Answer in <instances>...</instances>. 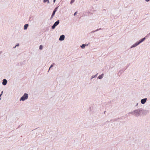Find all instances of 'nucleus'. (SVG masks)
Wrapping results in <instances>:
<instances>
[{"mask_svg": "<svg viewBox=\"0 0 150 150\" xmlns=\"http://www.w3.org/2000/svg\"><path fill=\"white\" fill-rule=\"evenodd\" d=\"M28 94L26 93H25L23 96L20 98V100L24 101L25 100L27 99L28 98Z\"/></svg>", "mask_w": 150, "mask_h": 150, "instance_id": "f257e3e1", "label": "nucleus"}, {"mask_svg": "<svg viewBox=\"0 0 150 150\" xmlns=\"http://www.w3.org/2000/svg\"><path fill=\"white\" fill-rule=\"evenodd\" d=\"M145 38H142V39L139 41V42H138L137 43V42L133 46V47H135L136 46L138 45L139 43H140L141 42H143L145 40Z\"/></svg>", "mask_w": 150, "mask_h": 150, "instance_id": "f03ea898", "label": "nucleus"}, {"mask_svg": "<svg viewBox=\"0 0 150 150\" xmlns=\"http://www.w3.org/2000/svg\"><path fill=\"white\" fill-rule=\"evenodd\" d=\"M59 23V20L57 21L56 22H55L54 24L53 25V26L52 27V29H54L55 27L57 26Z\"/></svg>", "mask_w": 150, "mask_h": 150, "instance_id": "7ed1b4c3", "label": "nucleus"}, {"mask_svg": "<svg viewBox=\"0 0 150 150\" xmlns=\"http://www.w3.org/2000/svg\"><path fill=\"white\" fill-rule=\"evenodd\" d=\"M64 35H62L60 36L59 40L60 41L63 40H64Z\"/></svg>", "mask_w": 150, "mask_h": 150, "instance_id": "20e7f679", "label": "nucleus"}, {"mask_svg": "<svg viewBox=\"0 0 150 150\" xmlns=\"http://www.w3.org/2000/svg\"><path fill=\"white\" fill-rule=\"evenodd\" d=\"M147 100L146 98H145L144 99H142L141 100V103L142 104H144L146 102Z\"/></svg>", "mask_w": 150, "mask_h": 150, "instance_id": "39448f33", "label": "nucleus"}, {"mask_svg": "<svg viewBox=\"0 0 150 150\" xmlns=\"http://www.w3.org/2000/svg\"><path fill=\"white\" fill-rule=\"evenodd\" d=\"M7 83V81L6 79H4L3 80L2 84L4 85H6Z\"/></svg>", "mask_w": 150, "mask_h": 150, "instance_id": "423d86ee", "label": "nucleus"}, {"mask_svg": "<svg viewBox=\"0 0 150 150\" xmlns=\"http://www.w3.org/2000/svg\"><path fill=\"white\" fill-rule=\"evenodd\" d=\"M56 9H57V8H56L54 9V10L53 11V13H52V14L51 16V18H52L53 17L56 11Z\"/></svg>", "mask_w": 150, "mask_h": 150, "instance_id": "0eeeda50", "label": "nucleus"}, {"mask_svg": "<svg viewBox=\"0 0 150 150\" xmlns=\"http://www.w3.org/2000/svg\"><path fill=\"white\" fill-rule=\"evenodd\" d=\"M28 26V24H26L24 26V30H26Z\"/></svg>", "mask_w": 150, "mask_h": 150, "instance_id": "6e6552de", "label": "nucleus"}, {"mask_svg": "<svg viewBox=\"0 0 150 150\" xmlns=\"http://www.w3.org/2000/svg\"><path fill=\"white\" fill-rule=\"evenodd\" d=\"M103 74H102L101 75H100L98 76V78L100 79L103 77Z\"/></svg>", "mask_w": 150, "mask_h": 150, "instance_id": "1a4fd4ad", "label": "nucleus"}, {"mask_svg": "<svg viewBox=\"0 0 150 150\" xmlns=\"http://www.w3.org/2000/svg\"><path fill=\"white\" fill-rule=\"evenodd\" d=\"M86 46V45L85 44H83L81 46V47L82 48H83L85 47V46Z\"/></svg>", "mask_w": 150, "mask_h": 150, "instance_id": "9d476101", "label": "nucleus"}, {"mask_svg": "<svg viewBox=\"0 0 150 150\" xmlns=\"http://www.w3.org/2000/svg\"><path fill=\"white\" fill-rule=\"evenodd\" d=\"M47 1V3H49V0H44V2H46Z\"/></svg>", "mask_w": 150, "mask_h": 150, "instance_id": "9b49d317", "label": "nucleus"}, {"mask_svg": "<svg viewBox=\"0 0 150 150\" xmlns=\"http://www.w3.org/2000/svg\"><path fill=\"white\" fill-rule=\"evenodd\" d=\"M42 48H43V46L42 45H40V47H39V49H40V50H42Z\"/></svg>", "mask_w": 150, "mask_h": 150, "instance_id": "f8f14e48", "label": "nucleus"}, {"mask_svg": "<svg viewBox=\"0 0 150 150\" xmlns=\"http://www.w3.org/2000/svg\"><path fill=\"white\" fill-rule=\"evenodd\" d=\"M74 1H75V0H71V4H72L73 3Z\"/></svg>", "mask_w": 150, "mask_h": 150, "instance_id": "ddd939ff", "label": "nucleus"}, {"mask_svg": "<svg viewBox=\"0 0 150 150\" xmlns=\"http://www.w3.org/2000/svg\"><path fill=\"white\" fill-rule=\"evenodd\" d=\"M53 66V64L51 65V66H50V68H49V70H50V68L51 67H52Z\"/></svg>", "mask_w": 150, "mask_h": 150, "instance_id": "4468645a", "label": "nucleus"}, {"mask_svg": "<svg viewBox=\"0 0 150 150\" xmlns=\"http://www.w3.org/2000/svg\"><path fill=\"white\" fill-rule=\"evenodd\" d=\"M77 13V12H76L75 13H74V16H75V15Z\"/></svg>", "mask_w": 150, "mask_h": 150, "instance_id": "2eb2a0df", "label": "nucleus"}, {"mask_svg": "<svg viewBox=\"0 0 150 150\" xmlns=\"http://www.w3.org/2000/svg\"><path fill=\"white\" fill-rule=\"evenodd\" d=\"M56 0H54L53 1L54 3H55V2Z\"/></svg>", "mask_w": 150, "mask_h": 150, "instance_id": "dca6fc26", "label": "nucleus"}, {"mask_svg": "<svg viewBox=\"0 0 150 150\" xmlns=\"http://www.w3.org/2000/svg\"><path fill=\"white\" fill-rule=\"evenodd\" d=\"M19 45H16V46H15V47L14 48H15V47H16V46H18Z\"/></svg>", "mask_w": 150, "mask_h": 150, "instance_id": "f3484780", "label": "nucleus"}, {"mask_svg": "<svg viewBox=\"0 0 150 150\" xmlns=\"http://www.w3.org/2000/svg\"><path fill=\"white\" fill-rule=\"evenodd\" d=\"M1 95H0V96H1Z\"/></svg>", "mask_w": 150, "mask_h": 150, "instance_id": "a211bd4d", "label": "nucleus"}]
</instances>
